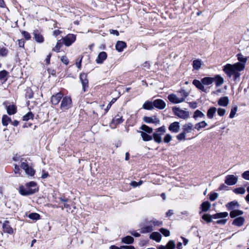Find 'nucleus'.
<instances>
[{"label":"nucleus","mask_w":249,"mask_h":249,"mask_svg":"<svg viewBox=\"0 0 249 249\" xmlns=\"http://www.w3.org/2000/svg\"><path fill=\"white\" fill-rule=\"evenodd\" d=\"M38 191L36 183L34 181L27 183L25 186L19 187V193L22 196H29Z\"/></svg>","instance_id":"f257e3e1"},{"label":"nucleus","mask_w":249,"mask_h":249,"mask_svg":"<svg viewBox=\"0 0 249 249\" xmlns=\"http://www.w3.org/2000/svg\"><path fill=\"white\" fill-rule=\"evenodd\" d=\"M239 207L237 202H234V226L241 227L243 225L245 219L243 216H239L243 214V212L241 210H235V208Z\"/></svg>","instance_id":"f03ea898"},{"label":"nucleus","mask_w":249,"mask_h":249,"mask_svg":"<svg viewBox=\"0 0 249 249\" xmlns=\"http://www.w3.org/2000/svg\"><path fill=\"white\" fill-rule=\"evenodd\" d=\"M189 92H183L182 94V97H178L177 94L172 93L168 96L169 101L174 104H178L185 101V99L189 96Z\"/></svg>","instance_id":"7ed1b4c3"},{"label":"nucleus","mask_w":249,"mask_h":249,"mask_svg":"<svg viewBox=\"0 0 249 249\" xmlns=\"http://www.w3.org/2000/svg\"><path fill=\"white\" fill-rule=\"evenodd\" d=\"M228 215L229 214L227 212L218 213L213 215H210L207 213L203 214L202 218L204 220L208 223H209L212 221V219L226 218L228 217Z\"/></svg>","instance_id":"20e7f679"},{"label":"nucleus","mask_w":249,"mask_h":249,"mask_svg":"<svg viewBox=\"0 0 249 249\" xmlns=\"http://www.w3.org/2000/svg\"><path fill=\"white\" fill-rule=\"evenodd\" d=\"M174 114L178 118L183 120L187 119L190 116L189 112L183 110L178 107H174L172 108Z\"/></svg>","instance_id":"39448f33"},{"label":"nucleus","mask_w":249,"mask_h":249,"mask_svg":"<svg viewBox=\"0 0 249 249\" xmlns=\"http://www.w3.org/2000/svg\"><path fill=\"white\" fill-rule=\"evenodd\" d=\"M166 129L164 126H161L156 130L153 134V139L154 141L160 143L162 142L161 136L165 133Z\"/></svg>","instance_id":"423d86ee"},{"label":"nucleus","mask_w":249,"mask_h":249,"mask_svg":"<svg viewBox=\"0 0 249 249\" xmlns=\"http://www.w3.org/2000/svg\"><path fill=\"white\" fill-rule=\"evenodd\" d=\"M72 106V101L71 98L69 96H65L62 98L60 109L63 111H65L70 108Z\"/></svg>","instance_id":"0eeeda50"},{"label":"nucleus","mask_w":249,"mask_h":249,"mask_svg":"<svg viewBox=\"0 0 249 249\" xmlns=\"http://www.w3.org/2000/svg\"><path fill=\"white\" fill-rule=\"evenodd\" d=\"M76 36L69 34L62 39L63 42L66 46H71L75 40Z\"/></svg>","instance_id":"6e6552de"},{"label":"nucleus","mask_w":249,"mask_h":249,"mask_svg":"<svg viewBox=\"0 0 249 249\" xmlns=\"http://www.w3.org/2000/svg\"><path fill=\"white\" fill-rule=\"evenodd\" d=\"M140 227L141 232L142 233H149L153 231V226L150 224L149 221H146L145 224H141Z\"/></svg>","instance_id":"1a4fd4ad"},{"label":"nucleus","mask_w":249,"mask_h":249,"mask_svg":"<svg viewBox=\"0 0 249 249\" xmlns=\"http://www.w3.org/2000/svg\"><path fill=\"white\" fill-rule=\"evenodd\" d=\"M245 63L238 62L234 63V79L240 75L239 71H243L245 68Z\"/></svg>","instance_id":"9d476101"},{"label":"nucleus","mask_w":249,"mask_h":249,"mask_svg":"<svg viewBox=\"0 0 249 249\" xmlns=\"http://www.w3.org/2000/svg\"><path fill=\"white\" fill-rule=\"evenodd\" d=\"M80 79L82 85L83 91L85 92L87 90L89 87V81L87 79V74L82 73L80 75Z\"/></svg>","instance_id":"9b49d317"},{"label":"nucleus","mask_w":249,"mask_h":249,"mask_svg":"<svg viewBox=\"0 0 249 249\" xmlns=\"http://www.w3.org/2000/svg\"><path fill=\"white\" fill-rule=\"evenodd\" d=\"M154 108H157L159 109H163L166 107L165 102L161 99H156L153 101Z\"/></svg>","instance_id":"f8f14e48"},{"label":"nucleus","mask_w":249,"mask_h":249,"mask_svg":"<svg viewBox=\"0 0 249 249\" xmlns=\"http://www.w3.org/2000/svg\"><path fill=\"white\" fill-rule=\"evenodd\" d=\"M143 120L144 122L148 124L153 123L158 124L160 123V120L156 116L147 117L144 116L143 118Z\"/></svg>","instance_id":"ddd939ff"},{"label":"nucleus","mask_w":249,"mask_h":249,"mask_svg":"<svg viewBox=\"0 0 249 249\" xmlns=\"http://www.w3.org/2000/svg\"><path fill=\"white\" fill-rule=\"evenodd\" d=\"M180 128L179 124L178 122L171 123L168 127V129L172 133H178Z\"/></svg>","instance_id":"4468645a"},{"label":"nucleus","mask_w":249,"mask_h":249,"mask_svg":"<svg viewBox=\"0 0 249 249\" xmlns=\"http://www.w3.org/2000/svg\"><path fill=\"white\" fill-rule=\"evenodd\" d=\"M63 96V94L61 92H58L55 95H53L51 98L52 103L54 105L58 104Z\"/></svg>","instance_id":"2eb2a0df"},{"label":"nucleus","mask_w":249,"mask_h":249,"mask_svg":"<svg viewBox=\"0 0 249 249\" xmlns=\"http://www.w3.org/2000/svg\"><path fill=\"white\" fill-rule=\"evenodd\" d=\"M2 228L3 231L9 234H12L13 233V230L9 225V222L7 220H5L2 223Z\"/></svg>","instance_id":"dca6fc26"},{"label":"nucleus","mask_w":249,"mask_h":249,"mask_svg":"<svg viewBox=\"0 0 249 249\" xmlns=\"http://www.w3.org/2000/svg\"><path fill=\"white\" fill-rule=\"evenodd\" d=\"M195 129V126L191 123H189L184 124L182 126L183 131L185 134L191 133L192 131Z\"/></svg>","instance_id":"f3484780"},{"label":"nucleus","mask_w":249,"mask_h":249,"mask_svg":"<svg viewBox=\"0 0 249 249\" xmlns=\"http://www.w3.org/2000/svg\"><path fill=\"white\" fill-rule=\"evenodd\" d=\"M223 70L229 77L233 75V65L229 64H227L224 66Z\"/></svg>","instance_id":"a211bd4d"},{"label":"nucleus","mask_w":249,"mask_h":249,"mask_svg":"<svg viewBox=\"0 0 249 249\" xmlns=\"http://www.w3.org/2000/svg\"><path fill=\"white\" fill-rule=\"evenodd\" d=\"M193 84L198 89L204 91L206 92V89L203 86L201 81H200L198 80L195 79L193 81Z\"/></svg>","instance_id":"6ab92c4d"},{"label":"nucleus","mask_w":249,"mask_h":249,"mask_svg":"<svg viewBox=\"0 0 249 249\" xmlns=\"http://www.w3.org/2000/svg\"><path fill=\"white\" fill-rule=\"evenodd\" d=\"M124 121L122 116H121L117 114L115 116V117L112 119L111 122V125H114V127L117 124H119L122 123Z\"/></svg>","instance_id":"aec40b11"},{"label":"nucleus","mask_w":249,"mask_h":249,"mask_svg":"<svg viewBox=\"0 0 249 249\" xmlns=\"http://www.w3.org/2000/svg\"><path fill=\"white\" fill-rule=\"evenodd\" d=\"M107 57V54L106 52H101L98 54V57L96 60V63L98 64H102L103 62V61L106 59Z\"/></svg>","instance_id":"412c9836"},{"label":"nucleus","mask_w":249,"mask_h":249,"mask_svg":"<svg viewBox=\"0 0 249 249\" xmlns=\"http://www.w3.org/2000/svg\"><path fill=\"white\" fill-rule=\"evenodd\" d=\"M138 132L141 134V136L143 141H150L153 139L152 136L149 135L150 133H147L144 131H138Z\"/></svg>","instance_id":"4be33fe9"},{"label":"nucleus","mask_w":249,"mask_h":249,"mask_svg":"<svg viewBox=\"0 0 249 249\" xmlns=\"http://www.w3.org/2000/svg\"><path fill=\"white\" fill-rule=\"evenodd\" d=\"M116 49L119 52L123 51L124 49L126 47V43L122 41H118L116 43Z\"/></svg>","instance_id":"5701e85b"},{"label":"nucleus","mask_w":249,"mask_h":249,"mask_svg":"<svg viewBox=\"0 0 249 249\" xmlns=\"http://www.w3.org/2000/svg\"><path fill=\"white\" fill-rule=\"evenodd\" d=\"M28 160H29V159H21L20 160V167L25 171L32 166L29 163Z\"/></svg>","instance_id":"b1692460"},{"label":"nucleus","mask_w":249,"mask_h":249,"mask_svg":"<svg viewBox=\"0 0 249 249\" xmlns=\"http://www.w3.org/2000/svg\"><path fill=\"white\" fill-rule=\"evenodd\" d=\"M213 78L216 87L221 86L224 83V79L219 75H216Z\"/></svg>","instance_id":"393cba45"},{"label":"nucleus","mask_w":249,"mask_h":249,"mask_svg":"<svg viewBox=\"0 0 249 249\" xmlns=\"http://www.w3.org/2000/svg\"><path fill=\"white\" fill-rule=\"evenodd\" d=\"M149 238L157 242H160L161 239V235L158 232H153L150 234Z\"/></svg>","instance_id":"a878e982"},{"label":"nucleus","mask_w":249,"mask_h":249,"mask_svg":"<svg viewBox=\"0 0 249 249\" xmlns=\"http://www.w3.org/2000/svg\"><path fill=\"white\" fill-rule=\"evenodd\" d=\"M229 102L228 97H223L218 100V104L220 106L226 107L229 104Z\"/></svg>","instance_id":"bb28decb"},{"label":"nucleus","mask_w":249,"mask_h":249,"mask_svg":"<svg viewBox=\"0 0 249 249\" xmlns=\"http://www.w3.org/2000/svg\"><path fill=\"white\" fill-rule=\"evenodd\" d=\"M6 109L7 113L10 115L15 114L17 112V107L14 105L8 106Z\"/></svg>","instance_id":"cd10ccee"},{"label":"nucleus","mask_w":249,"mask_h":249,"mask_svg":"<svg viewBox=\"0 0 249 249\" xmlns=\"http://www.w3.org/2000/svg\"><path fill=\"white\" fill-rule=\"evenodd\" d=\"M33 34L35 39L36 42L38 43H42L44 41V38L43 36L39 33L38 31H34Z\"/></svg>","instance_id":"c85d7f7f"},{"label":"nucleus","mask_w":249,"mask_h":249,"mask_svg":"<svg viewBox=\"0 0 249 249\" xmlns=\"http://www.w3.org/2000/svg\"><path fill=\"white\" fill-rule=\"evenodd\" d=\"M217 109L215 107H210L207 111V116L209 119H213L216 113Z\"/></svg>","instance_id":"c756f323"},{"label":"nucleus","mask_w":249,"mask_h":249,"mask_svg":"<svg viewBox=\"0 0 249 249\" xmlns=\"http://www.w3.org/2000/svg\"><path fill=\"white\" fill-rule=\"evenodd\" d=\"M202 65V61L201 59H197L193 61V67L194 70H198Z\"/></svg>","instance_id":"7c9ffc66"},{"label":"nucleus","mask_w":249,"mask_h":249,"mask_svg":"<svg viewBox=\"0 0 249 249\" xmlns=\"http://www.w3.org/2000/svg\"><path fill=\"white\" fill-rule=\"evenodd\" d=\"M201 82L203 85H210L213 82V77H205L201 79Z\"/></svg>","instance_id":"2f4dec72"},{"label":"nucleus","mask_w":249,"mask_h":249,"mask_svg":"<svg viewBox=\"0 0 249 249\" xmlns=\"http://www.w3.org/2000/svg\"><path fill=\"white\" fill-rule=\"evenodd\" d=\"M205 115L199 110H196L193 115V118L195 120H197L198 118H205Z\"/></svg>","instance_id":"473e14b6"},{"label":"nucleus","mask_w":249,"mask_h":249,"mask_svg":"<svg viewBox=\"0 0 249 249\" xmlns=\"http://www.w3.org/2000/svg\"><path fill=\"white\" fill-rule=\"evenodd\" d=\"M207 123L205 121H203L196 124L195 126V128L199 131L201 128H205L206 126H207Z\"/></svg>","instance_id":"72a5a7b5"},{"label":"nucleus","mask_w":249,"mask_h":249,"mask_svg":"<svg viewBox=\"0 0 249 249\" xmlns=\"http://www.w3.org/2000/svg\"><path fill=\"white\" fill-rule=\"evenodd\" d=\"M143 108L147 110H152L154 108L153 102L146 101L142 106Z\"/></svg>","instance_id":"f704fd0d"},{"label":"nucleus","mask_w":249,"mask_h":249,"mask_svg":"<svg viewBox=\"0 0 249 249\" xmlns=\"http://www.w3.org/2000/svg\"><path fill=\"white\" fill-rule=\"evenodd\" d=\"M149 222L150 224L153 226V227L154 226L160 227L162 225V222L158 220L156 218H152L151 220H149Z\"/></svg>","instance_id":"c9c22d12"},{"label":"nucleus","mask_w":249,"mask_h":249,"mask_svg":"<svg viewBox=\"0 0 249 249\" xmlns=\"http://www.w3.org/2000/svg\"><path fill=\"white\" fill-rule=\"evenodd\" d=\"M211 207V204L208 201H205L201 205L202 211L203 212L208 211Z\"/></svg>","instance_id":"e433bc0d"},{"label":"nucleus","mask_w":249,"mask_h":249,"mask_svg":"<svg viewBox=\"0 0 249 249\" xmlns=\"http://www.w3.org/2000/svg\"><path fill=\"white\" fill-rule=\"evenodd\" d=\"M225 183L228 185L233 184V175H228L226 177Z\"/></svg>","instance_id":"4c0bfd02"},{"label":"nucleus","mask_w":249,"mask_h":249,"mask_svg":"<svg viewBox=\"0 0 249 249\" xmlns=\"http://www.w3.org/2000/svg\"><path fill=\"white\" fill-rule=\"evenodd\" d=\"M226 207L228 210H231L230 214L231 218H233V210H232L233 209V201L228 203L226 205Z\"/></svg>","instance_id":"58836bf2"},{"label":"nucleus","mask_w":249,"mask_h":249,"mask_svg":"<svg viewBox=\"0 0 249 249\" xmlns=\"http://www.w3.org/2000/svg\"><path fill=\"white\" fill-rule=\"evenodd\" d=\"M140 128L142 130L141 131H144L147 133H152L153 132V129L151 127L145 124L142 125Z\"/></svg>","instance_id":"ea45409f"},{"label":"nucleus","mask_w":249,"mask_h":249,"mask_svg":"<svg viewBox=\"0 0 249 249\" xmlns=\"http://www.w3.org/2000/svg\"><path fill=\"white\" fill-rule=\"evenodd\" d=\"M122 241L125 244H131L134 241V239L130 236H127L122 239Z\"/></svg>","instance_id":"a19ab883"},{"label":"nucleus","mask_w":249,"mask_h":249,"mask_svg":"<svg viewBox=\"0 0 249 249\" xmlns=\"http://www.w3.org/2000/svg\"><path fill=\"white\" fill-rule=\"evenodd\" d=\"M9 122H11V120L6 115H4L2 118V124L4 126H7Z\"/></svg>","instance_id":"79ce46f5"},{"label":"nucleus","mask_w":249,"mask_h":249,"mask_svg":"<svg viewBox=\"0 0 249 249\" xmlns=\"http://www.w3.org/2000/svg\"><path fill=\"white\" fill-rule=\"evenodd\" d=\"M33 114L31 112H29L23 117V120L24 121H27L30 119H33Z\"/></svg>","instance_id":"37998d69"},{"label":"nucleus","mask_w":249,"mask_h":249,"mask_svg":"<svg viewBox=\"0 0 249 249\" xmlns=\"http://www.w3.org/2000/svg\"><path fill=\"white\" fill-rule=\"evenodd\" d=\"M28 217L31 219L36 220L39 219L40 217V215L38 213H30Z\"/></svg>","instance_id":"c03bdc74"},{"label":"nucleus","mask_w":249,"mask_h":249,"mask_svg":"<svg viewBox=\"0 0 249 249\" xmlns=\"http://www.w3.org/2000/svg\"><path fill=\"white\" fill-rule=\"evenodd\" d=\"M62 46L61 40H58L55 46L53 49V51L57 52H59Z\"/></svg>","instance_id":"a18cd8bd"},{"label":"nucleus","mask_w":249,"mask_h":249,"mask_svg":"<svg viewBox=\"0 0 249 249\" xmlns=\"http://www.w3.org/2000/svg\"><path fill=\"white\" fill-rule=\"evenodd\" d=\"M25 172L27 175L30 176H33L36 172L35 170L33 169L32 166Z\"/></svg>","instance_id":"49530a36"},{"label":"nucleus","mask_w":249,"mask_h":249,"mask_svg":"<svg viewBox=\"0 0 249 249\" xmlns=\"http://www.w3.org/2000/svg\"><path fill=\"white\" fill-rule=\"evenodd\" d=\"M166 247L167 249H174L175 248V242L173 240H170L167 244Z\"/></svg>","instance_id":"de8ad7c7"},{"label":"nucleus","mask_w":249,"mask_h":249,"mask_svg":"<svg viewBox=\"0 0 249 249\" xmlns=\"http://www.w3.org/2000/svg\"><path fill=\"white\" fill-rule=\"evenodd\" d=\"M237 59L239 60V62L243 63L246 64L247 58L244 57L243 55L241 54H238L237 55Z\"/></svg>","instance_id":"09e8293b"},{"label":"nucleus","mask_w":249,"mask_h":249,"mask_svg":"<svg viewBox=\"0 0 249 249\" xmlns=\"http://www.w3.org/2000/svg\"><path fill=\"white\" fill-rule=\"evenodd\" d=\"M177 139L179 141H183L186 140V134L184 133V132H182L180 133H179L178 135L177 136Z\"/></svg>","instance_id":"8fccbe9b"},{"label":"nucleus","mask_w":249,"mask_h":249,"mask_svg":"<svg viewBox=\"0 0 249 249\" xmlns=\"http://www.w3.org/2000/svg\"><path fill=\"white\" fill-rule=\"evenodd\" d=\"M246 192V190L243 187H239L234 189V193L237 194H244Z\"/></svg>","instance_id":"3c124183"},{"label":"nucleus","mask_w":249,"mask_h":249,"mask_svg":"<svg viewBox=\"0 0 249 249\" xmlns=\"http://www.w3.org/2000/svg\"><path fill=\"white\" fill-rule=\"evenodd\" d=\"M160 231L165 237H168V236H170V231L166 229L161 228V229H160Z\"/></svg>","instance_id":"603ef678"},{"label":"nucleus","mask_w":249,"mask_h":249,"mask_svg":"<svg viewBox=\"0 0 249 249\" xmlns=\"http://www.w3.org/2000/svg\"><path fill=\"white\" fill-rule=\"evenodd\" d=\"M218 196V194L217 193H212L210 194L209 199L211 201L215 200Z\"/></svg>","instance_id":"864d4df0"},{"label":"nucleus","mask_w":249,"mask_h":249,"mask_svg":"<svg viewBox=\"0 0 249 249\" xmlns=\"http://www.w3.org/2000/svg\"><path fill=\"white\" fill-rule=\"evenodd\" d=\"M172 137L170 134H167L163 138V142L165 143L169 142L172 140Z\"/></svg>","instance_id":"5fc2aeb1"},{"label":"nucleus","mask_w":249,"mask_h":249,"mask_svg":"<svg viewBox=\"0 0 249 249\" xmlns=\"http://www.w3.org/2000/svg\"><path fill=\"white\" fill-rule=\"evenodd\" d=\"M142 181L140 180L139 182H136L135 181H132L130 183V185L133 187H136L139 186L142 184Z\"/></svg>","instance_id":"6e6d98bb"},{"label":"nucleus","mask_w":249,"mask_h":249,"mask_svg":"<svg viewBox=\"0 0 249 249\" xmlns=\"http://www.w3.org/2000/svg\"><path fill=\"white\" fill-rule=\"evenodd\" d=\"M8 53V50L4 48H0V55H1L2 56H6Z\"/></svg>","instance_id":"4d7b16f0"},{"label":"nucleus","mask_w":249,"mask_h":249,"mask_svg":"<svg viewBox=\"0 0 249 249\" xmlns=\"http://www.w3.org/2000/svg\"><path fill=\"white\" fill-rule=\"evenodd\" d=\"M226 110L224 108H219L217 109V114L220 116H223L225 115Z\"/></svg>","instance_id":"13d9d810"},{"label":"nucleus","mask_w":249,"mask_h":249,"mask_svg":"<svg viewBox=\"0 0 249 249\" xmlns=\"http://www.w3.org/2000/svg\"><path fill=\"white\" fill-rule=\"evenodd\" d=\"M221 219L218 220L215 222V223L220 225H224L227 222V219L225 218H221Z\"/></svg>","instance_id":"bf43d9fd"},{"label":"nucleus","mask_w":249,"mask_h":249,"mask_svg":"<svg viewBox=\"0 0 249 249\" xmlns=\"http://www.w3.org/2000/svg\"><path fill=\"white\" fill-rule=\"evenodd\" d=\"M242 177L245 179L249 180V170L244 172L242 174Z\"/></svg>","instance_id":"052dcab7"},{"label":"nucleus","mask_w":249,"mask_h":249,"mask_svg":"<svg viewBox=\"0 0 249 249\" xmlns=\"http://www.w3.org/2000/svg\"><path fill=\"white\" fill-rule=\"evenodd\" d=\"M229 189V187L227 185L222 184L219 186V187L218 189V190H219V191H222V190L226 191V190H228Z\"/></svg>","instance_id":"680f3d73"},{"label":"nucleus","mask_w":249,"mask_h":249,"mask_svg":"<svg viewBox=\"0 0 249 249\" xmlns=\"http://www.w3.org/2000/svg\"><path fill=\"white\" fill-rule=\"evenodd\" d=\"M22 36L27 39L28 40L30 39L31 36L29 33L26 31H22Z\"/></svg>","instance_id":"e2e57ef3"},{"label":"nucleus","mask_w":249,"mask_h":249,"mask_svg":"<svg viewBox=\"0 0 249 249\" xmlns=\"http://www.w3.org/2000/svg\"><path fill=\"white\" fill-rule=\"evenodd\" d=\"M7 72L5 71H0V79H3L7 75Z\"/></svg>","instance_id":"0e129e2a"},{"label":"nucleus","mask_w":249,"mask_h":249,"mask_svg":"<svg viewBox=\"0 0 249 249\" xmlns=\"http://www.w3.org/2000/svg\"><path fill=\"white\" fill-rule=\"evenodd\" d=\"M129 233L130 234H131L132 235H133L136 237H138L140 236V234L139 233L135 231H130Z\"/></svg>","instance_id":"69168bd1"},{"label":"nucleus","mask_w":249,"mask_h":249,"mask_svg":"<svg viewBox=\"0 0 249 249\" xmlns=\"http://www.w3.org/2000/svg\"><path fill=\"white\" fill-rule=\"evenodd\" d=\"M61 60L62 61V62L66 64V65H67L69 63V60L68 59V58H67L66 56H63L61 58Z\"/></svg>","instance_id":"338daca9"},{"label":"nucleus","mask_w":249,"mask_h":249,"mask_svg":"<svg viewBox=\"0 0 249 249\" xmlns=\"http://www.w3.org/2000/svg\"><path fill=\"white\" fill-rule=\"evenodd\" d=\"M14 172L16 174H20V169L19 166L17 165H15Z\"/></svg>","instance_id":"774afa93"}]
</instances>
